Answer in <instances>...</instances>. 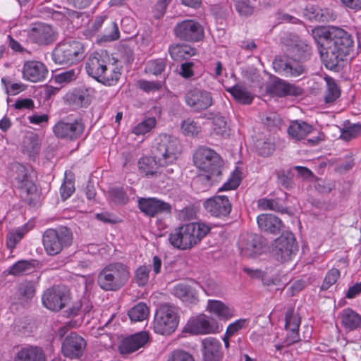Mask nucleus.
Wrapping results in <instances>:
<instances>
[{
    "label": "nucleus",
    "instance_id": "57",
    "mask_svg": "<svg viewBox=\"0 0 361 361\" xmlns=\"http://www.w3.org/2000/svg\"><path fill=\"white\" fill-rule=\"evenodd\" d=\"M13 107L16 110H32L35 108V103L30 98H18L13 104Z\"/></svg>",
    "mask_w": 361,
    "mask_h": 361
},
{
    "label": "nucleus",
    "instance_id": "60",
    "mask_svg": "<svg viewBox=\"0 0 361 361\" xmlns=\"http://www.w3.org/2000/svg\"><path fill=\"white\" fill-rule=\"evenodd\" d=\"M167 361H195L193 357L184 350H174Z\"/></svg>",
    "mask_w": 361,
    "mask_h": 361
},
{
    "label": "nucleus",
    "instance_id": "12",
    "mask_svg": "<svg viewBox=\"0 0 361 361\" xmlns=\"http://www.w3.org/2000/svg\"><path fill=\"white\" fill-rule=\"evenodd\" d=\"M176 36L182 40L197 42L204 36L202 25L193 20H185L178 23L175 28Z\"/></svg>",
    "mask_w": 361,
    "mask_h": 361
},
{
    "label": "nucleus",
    "instance_id": "41",
    "mask_svg": "<svg viewBox=\"0 0 361 361\" xmlns=\"http://www.w3.org/2000/svg\"><path fill=\"white\" fill-rule=\"evenodd\" d=\"M324 79L327 86L325 102L326 103L332 102L339 97L341 94L340 90L332 78L326 76Z\"/></svg>",
    "mask_w": 361,
    "mask_h": 361
},
{
    "label": "nucleus",
    "instance_id": "31",
    "mask_svg": "<svg viewBox=\"0 0 361 361\" xmlns=\"http://www.w3.org/2000/svg\"><path fill=\"white\" fill-rule=\"evenodd\" d=\"M313 130V127L302 121H295L290 123L288 133L290 137L295 140L305 139Z\"/></svg>",
    "mask_w": 361,
    "mask_h": 361
},
{
    "label": "nucleus",
    "instance_id": "15",
    "mask_svg": "<svg viewBox=\"0 0 361 361\" xmlns=\"http://www.w3.org/2000/svg\"><path fill=\"white\" fill-rule=\"evenodd\" d=\"M238 247L240 254L247 257H256L262 252L260 237L256 234L246 233L240 235Z\"/></svg>",
    "mask_w": 361,
    "mask_h": 361
},
{
    "label": "nucleus",
    "instance_id": "13",
    "mask_svg": "<svg viewBox=\"0 0 361 361\" xmlns=\"http://www.w3.org/2000/svg\"><path fill=\"white\" fill-rule=\"evenodd\" d=\"M185 328L188 331L193 334H209L219 332L217 322L211 320L205 314H200L190 319Z\"/></svg>",
    "mask_w": 361,
    "mask_h": 361
},
{
    "label": "nucleus",
    "instance_id": "59",
    "mask_svg": "<svg viewBox=\"0 0 361 361\" xmlns=\"http://www.w3.org/2000/svg\"><path fill=\"white\" fill-rule=\"evenodd\" d=\"M138 86L143 91L149 92L159 90L161 87V84L160 82L142 80L138 82Z\"/></svg>",
    "mask_w": 361,
    "mask_h": 361
},
{
    "label": "nucleus",
    "instance_id": "43",
    "mask_svg": "<svg viewBox=\"0 0 361 361\" xmlns=\"http://www.w3.org/2000/svg\"><path fill=\"white\" fill-rule=\"evenodd\" d=\"M361 135V124H350L341 129L340 138L345 141H350Z\"/></svg>",
    "mask_w": 361,
    "mask_h": 361
},
{
    "label": "nucleus",
    "instance_id": "33",
    "mask_svg": "<svg viewBox=\"0 0 361 361\" xmlns=\"http://www.w3.org/2000/svg\"><path fill=\"white\" fill-rule=\"evenodd\" d=\"M226 90L229 92L233 98L242 104H250L253 100V95L247 89L240 84L235 85L228 87Z\"/></svg>",
    "mask_w": 361,
    "mask_h": 361
},
{
    "label": "nucleus",
    "instance_id": "25",
    "mask_svg": "<svg viewBox=\"0 0 361 361\" xmlns=\"http://www.w3.org/2000/svg\"><path fill=\"white\" fill-rule=\"evenodd\" d=\"M109 62L107 56L94 53L87 59L85 64L87 73L97 80Z\"/></svg>",
    "mask_w": 361,
    "mask_h": 361
},
{
    "label": "nucleus",
    "instance_id": "64",
    "mask_svg": "<svg viewBox=\"0 0 361 361\" xmlns=\"http://www.w3.org/2000/svg\"><path fill=\"white\" fill-rule=\"evenodd\" d=\"M29 122L34 125H42V123H47L49 121V116L47 114H32L27 117Z\"/></svg>",
    "mask_w": 361,
    "mask_h": 361
},
{
    "label": "nucleus",
    "instance_id": "7",
    "mask_svg": "<svg viewBox=\"0 0 361 361\" xmlns=\"http://www.w3.org/2000/svg\"><path fill=\"white\" fill-rule=\"evenodd\" d=\"M179 319L177 308L169 303L161 305L156 311L153 329L156 334L169 335L176 329Z\"/></svg>",
    "mask_w": 361,
    "mask_h": 361
},
{
    "label": "nucleus",
    "instance_id": "49",
    "mask_svg": "<svg viewBox=\"0 0 361 361\" xmlns=\"http://www.w3.org/2000/svg\"><path fill=\"white\" fill-rule=\"evenodd\" d=\"M256 147L260 155L268 157L274 152L275 145L271 138H267L264 141H257Z\"/></svg>",
    "mask_w": 361,
    "mask_h": 361
},
{
    "label": "nucleus",
    "instance_id": "6",
    "mask_svg": "<svg viewBox=\"0 0 361 361\" xmlns=\"http://www.w3.org/2000/svg\"><path fill=\"white\" fill-rule=\"evenodd\" d=\"M73 239L72 231L66 226L48 228L42 235V245L47 255L55 256L70 247Z\"/></svg>",
    "mask_w": 361,
    "mask_h": 361
},
{
    "label": "nucleus",
    "instance_id": "14",
    "mask_svg": "<svg viewBox=\"0 0 361 361\" xmlns=\"http://www.w3.org/2000/svg\"><path fill=\"white\" fill-rule=\"evenodd\" d=\"M85 347V339L76 333L72 332L63 341L61 352L66 357L78 359L83 355Z\"/></svg>",
    "mask_w": 361,
    "mask_h": 361
},
{
    "label": "nucleus",
    "instance_id": "39",
    "mask_svg": "<svg viewBox=\"0 0 361 361\" xmlns=\"http://www.w3.org/2000/svg\"><path fill=\"white\" fill-rule=\"evenodd\" d=\"M213 133L222 137H227L230 135V128L227 125L225 118L223 116H216L212 121Z\"/></svg>",
    "mask_w": 361,
    "mask_h": 361
},
{
    "label": "nucleus",
    "instance_id": "38",
    "mask_svg": "<svg viewBox=\"0 0 361 361\" xmlns=\"http://www.w3.org/2000/svg\"><path fill=\"white\" fill-rule=\"evenodd\" d=\"M29 229L27 225L18 227L10 231L7 234L6 245L8 248L13 250L16 245L21 240Z\"/></svg>",
    "mask_w": 361,
    "mask_h": 361
},
{
    "label": "nucleus",
    "instance_id": "63",
    "mask_svg": "<svg viewBox=\"0 0 361 361\" xmlns=\"http://www.w3.org/2000/svg\"><path fill=\"white\" fill-rule=\"evenodd\" d=\"M106 16H97L94 19V21L92 23L90 27V33L86 34L88 37H91L94 35L102 27L104 20H106Z\"/></svg>",
    "mask_w": 361,
    "mask_h": 361
},
{
    "label": "nucleus",
    "instance_id": "17",
    "mask_svg": "<svg viewBox=\"0 0 361 361\" xmlns=\"http://www.w3.org/2000/svg\"><path fill=\"white\" fill-rule=\"evenodd\" d=\"M204 207L212 216L224 217L231 211V203L226 195H216L204 202Z\"/></svg>",
    "mask_w": 361,
    "mask_h": 361
},
{
    "label": "nucleus",
    "instance_id": "16",
    "mask_svg": "<svg viewBox=\"0 0 361 361\" xmlns=\"http://www.w3.org/2000/svg\"><path fill=\"white\" fill-rule=\"evenodd\" d=\"M85 124L81 119H76L73 122H58L53 128L55 135L60 138L75 140L78 138L83 133Z\"/></svg>",
    "mask_w": 361,
    "mask_h": 361
},
{
    "label": "nucleus",
    "instance_id": "44",
    "mask_svg": "<svg viewBox=\"0 0 361 361\" xmlns=\"http://www.w3.org/2000/svg\"><path fill=\"white\" fill-rule=\"evenodd\" d=\"M240 181L241 173L238 168H236L231 174L226 182H225L221 187L219 188L218 191L221 192L235 190L239 186Z\"/></svg>",
    "mask_w": 361,
    "mask_h": 361
},
{
    "label": "nucleus",
    "instance_id": "48",
    "mask_svg": "<svg viewBox=\"0 0 361 361\" xmlns=\"http://www.w3.org/2000/svg\"><path fill=\"white\" fill-rule=\"evenodd\" d=\"M312 18L317 21L328 22L334 18L333 13L329 8L312 7Z\"/></svg>",
    "mask_w": 361,
    "mask_h": 361
},
{
    "label": "nucleus",
    "instance_id": "9",
    "mask_svg": "<svg viewBox=\"0 0 361 361\" xmlns=\"http://www.w3.org/2000/svg\"><path fill=\"white\" fill-rule=\"evenodd\" d=\"M68 288L63 286H54L47 289L42 296L43 305L51 311H59L70 302Z\"/></svg>",
    "mask_w": 361,
    "mask_h": 361
},
{
    "label": "nucleus",
    "instance_id": "24",
    "mask_svg": "<svg viewBox=\"0 0 361 361\" xmlns=\"http://www.w3.org/2000/svg\"><path fill=\"white\" fill-rule=\"evenodd\" d=\"M202 352L204 361H220L221 352V343L214 337H207L202 341Z\"/></svg>",
    "mask_w": 361,
    "mask_h": 361
},
{
    "label": "nucleus",
    "instance_id": "51",
    "mask_svg": "<svg viewBox=\"0 0 361 361\" xmlns=\"http://www.w3.org/2000/svg\"><path fill=\"white\" fill-rule=\"evenodd\" d=\"M286 329H299L300 317L294 313L293 310H287L285 316Z\"/></svg>",
    "mask_w": 361,
    "mask_h": 361
},
{
    "label": "nucleus",
    "instance_id": "30",
    "mask_svg": "<svg viewBox=\"0 0 361 361\" xmlns=\"http://www.w3.org/2000/svg\"><path fill=\"white\" fill-rule=\"evenodd\" d=\"M173 293L186 304H195L197 302L196 290L190 285L180 283L174 286Z\"/></svg>",
    "mask_w": 361,
    "mask_h": 361
},
{
    "label": "nucleus",
    "instance_id": "35",
    "mask_svg": "<svg viewBox=\"0 0 361 361\" xmlns=\"http://www.w3.org/2000/svg\"><path fill=\"white\" fill-rule=\"evenodd\" d=\"M273 92L279 97L287 95L298 96L301 94L302 90L294 85L279 80L273 85Z\"/></svg>",
    "mask_w": 361,
    "mask_h": 361
},
{
    "label": "nucleus",
    "instance_id": "20",
    "mask_svg": "<svg viewBox=\"0 0 361 361\" xmlns=\"http://www.w3.org/2000/svg\"><path fill=\"white\" fill-rule=\"evenodd\" d=\"M23 78L32 82H38L44 80L48 74L46 66L37 61H28L25 62L23 67Z\"/></svg>",
    "mask_w": 361,
    "mask_h": 361
},
{
    "label": "nucleus",
    "instance_id": "42",
    "mask_svg": "<svg viewBox=\"0 0 361 361\" xmlns=\"http://www.w3.org/2000/svg\"><path fill=\"white\" fill-rule=\"evenodd\" d=\"M80 73L78 68H71L54 76V81L58 84H66L76 80Z\"/></svg>",
    "mask_w": 361,
    "mask_h": 361
},
{
    "label": "nucleus",
    "instance_id": "5",
    "mask_svg": "<svg viewBox=\"0 0 361 361\" xmlns=\"http://www.w3.org/2000/svg\"><path fill=\"white\" fill-rule=\"evenodd\" d=\"M129 268L122 263H112L106 266L99 274L97 283L99 287L106 291L120 289L128 280Z\"/></svg>",
    "mask_w": 361,
    "mask_h": 361
},
{
    "label": "nucleus",
    "instance_id": "32",
    "mask_svg": "<svg viewBox=\"0 0 361 361\" xmlns=\"http://www.w3.org/2000/svg\"><path fill=\"white\" fill-rule=\"evenodd\" d=\"M341 322L348 330L361 328V315L352 309H345L341 313Z\"/></svg>",
    "mask_w": 361,
    "mask_h": 361
},
{
    "label": "nucleus",
    "instance_id": "10",
    "mask_svg": "<svg viewBox=\"0 0 361 361\" xmlns=\"http://www.w3.org/2000/svg\"><path fill=\"white\" fill-rule=\"evenodd\" d=\"M298 250V246L294 235L289 233L281 235L275 240L272 253L276 259L281 262L291 260Z\"/></svg>",
    "mask_w": 361,
    "mask_h": 361
},
{
    "label": "nucleus",
    "instance_id": "28",
    "mask_svg": "<svg viewBox=\"0 0 361 361\" xmlns=\"http://www.w3.org/2000/svg\"><path fill=\"white\" fill-rule=\"evenodd\" d=\"M207 310L220 319L228 320L235 315L233 308L227 306L220 300H209Z\"/></svg>",
    "mask_w": 361,
    "mask_h": 361
},
{
    "label": "nucleus",
    "instance_id": "27",
    "mask_svg": "<svg viewBox=\"0 0 361 361\" xmlns=\"http://www.w3.org/2000/svg\"><path fill=\"white\" fill-rule=\"evenodd\" d=\"M257 222L260 230L271 233H278L282 228V221L270 214H262L257 216Z\"/></svg>",
    "mask_w": 361,
    "mask_h": 361
},
{
    "label": "nucleus",
    "instance_id": "47",
    "mask_svg": "<svg viewBox=\"0 0 361 361\" xmlns=\"http://www.w3.org/2000/svg\"><path fill=\"white\" fill-rule=\"evenodd\" d=\"M181 130L185 135L195 136L200 132L201 127L197 122L188 118L181 123Z\"/></svg>",
    "mask_w": 361,
    "mask_h": 361
},
{
    "label": "nucleus",
    "instance_id": "37",
    "mask_svg": "<svg viewBox=\"0 0 361 361\" xmlns=\"http://www.w3.org/2000/svg\"><path fill=\"white\" fill-rule=\"evenodd\" d=\"M149 314L148 307L143 302H140L129 310L128 315L133 322L145 320Z\"/></svg>",
    "mask_w": 361,
    "mask_h": 361
},
{
    "label": "nucleus",
    "instance_id": "18",
    "mask_svg": "<svg viewBox=\"0 0 361 361\" xmlns=\"http://www.w3.org/2000/svg\"><path fill=\"white\" fill-rule=\"evenodd\" d=\"M273 68L276 72L286 77H298L304 72V68L301 64L282 56L275 58Z\"/></svg>",
    "mask_w": 361,
    "mask_h": 361
},
{
    "label": "nucleus",
    "instance_id": "19",
    "mask_svg": "<svg viewBox=\"0 0 361 361\" xmlns=\"http://www.w3.org/2000/svg\"><path fill=\"white\" fill-rule=\"evenodd\" d=\"M28 37L38 44H47L55 40V32L49 25L35 23L28 32Z\"/></svg>",
    "mask_w": 361,
    "mask_h": 361
},
{
    "label": "nucleus",
    "instance_id": "4",
    "mask_svg": "<svg viewBox=\"0 0 361 361\" xmlns=\"http://www.w3.org/2000/svg\"><path fill=\"white\" fill-rule=\"evenodd\" d=\"M180 152V144L175 137L160 134L155 139L153 153L161 166L176 164Z\"/></svg>",
    "mask_w": 361,
    "mask_h": 361
},
{
    "label": "nucleus",
    "instance_id": "1",
    "mask_svg": "<svg viewBox=\"0 0 361 361\" xmlns=\"http://www.w3.org/2000/svg\"><path fill=\"white\" fill-rule=\"evenodd\" d=\"M319 36L320 54L325 66L334 70L353 50L354 41L350 34L343 29L331 27L328 29L318 28L313 30Z\"/></svg>",
    "mask_w": 361,
    "mask_h": 361
},
{
    "label": "nucleus",
    "instance_id": "22",
    "mask_svg": "<svg viewBox=\"0 0 361 361\" xmlns=\"http://www.w3.org/2000/svg\"><path fill=\"white\" fill-rule=\"evenodd\" d=\"M12 169L15 172L13 179L16 186L27 195L34 193L36 191V187L28 176L25 167L20 164H16Z\"/></svg>",
    "mask_w": 361,
    "mask_h": 361
},
{
    "label": "nucleus",
    "instance_id": "21",
    "mask_svg": "<svg viewBox=\"0 0 361 361\" xmlns=\"http://www.w3.org/2000/svg\"><path fill=\"white\" fill-rule=\"evenodd\" d=\"M140 209L148 216H154L158 214L169 213L171 206L157 198H140L138 200Z\"/></svg>",
    "mask_w": 361,
    "mask_h": 361
},
{
    "label": "nucleus",
    "instance_id": "29",
    "mask_svg": "<svg viewBox=\"0 0 361 361\" xmlns=\"http://www.w3.org/2000/svg\"><path fill=\"white\" fill-rule=\"evenodd\" d=\"M137 166L139 173L147 178L157 176L159 173V167H161L154 156L141 157L137 162Z\"/></svg>",
    "mask_w": 361,
    "mask_h": 361
},
{
    "label": "nucleus",
    "instance_id": "54",
    "mask_svg": "<svg viewBox=\"0 0 361 361\" xmlns=\"http://www.w3.org/2000/svg\"><path fill=\"white\" fill-rule=\"evenodd\" d=\"M110 197L113 202L117 204H124L127 203L128 197L121 188H114L109 191Z\"/></svg>",
    "mask_w": 361,
    "mask_h": 361
},
{
    "label": "nucleus",
    "instance_id": "11",
    "mask_svg": "<svg viewBox=\"0 0 361 361\" xmlns=\"http://www.w3.org/2000/svg\"><path fill=\"white\" fill-rule=\"evenodd\" d=\"M186 104L195 112L209 108L213 104L212 93L200 88H192L185 94Z\"/></svg>",
    "mask_w": 361,
    "mask_h": 361
},
{
    "label": "nucleus",
    "instance_id": "55",
    "mask_svg": "<svg viewBox=\"0 0 361 361\" xmlns=\"http://www.w3.org/2000/svg\"><path fill=\"white\" fill-rule=\"evenodd\" d=\"M31 269L30 264L27 261H18L10 267L8 273L17 276L23 274Z\"/></svg>",
    "mask_w": 361,
    "mask_h": 361
},
{
    "label": "nucleus",
    "instance_id": "45",
    "mask_svg": "<svg viewBox=\"0 0 361 361\" xmlns=\"http://www.w3.org/2000/svg\"><path fill=\"white\" fill-rule=\"evenodd\" d=\"M120 32L116 22L111 21L109 26L104 29V32L100 39L102 42H112L118 39Z\"/></svg>",
    "mask_w": 361,
    "mask_h": 361
},
{
    "label": "nucleus",
    "instance_id": "61",
    "mask_svg": "<svg viewBox=\"0 0 361 361\" xmlns=\"http://www.w3.org/2000/svg\"><path fill=\"white\" fill-rule=\"evenodd\" d=\"M25 150L31 156L37 154L39 150L37 139L30 137L25 141Z\"/></svg>",
    "mask_w": 361,
    "mask_h": 361
},
{
    "label": "nucleus",
    "instance_id": "58",
    "mask_svg": "<svg viewBox=\"0 0 361 361\" xmlns=\"http://www.w3.org/2000/svg\"><path fill=\"white\" fill-rule=\"evenodd\" d=\"M247 320L240 319L231 323L227 327L226 334L227 336H233L239 330L242 329L245 326Z\"/></svg>",
    "mask_w": 361,
    "mask_h": 361
},
{
    "label": "nucleus",
    "instance_id": "56",
    "mask_svg": "<svg viewBox=\"0 0 361 361\" xmlns=\"http://www.w3.org/2000/svg\"><path fill=\"white\" fill-rule=\"evenodd\" d=\"M18 292L20 296L29 299L34 296L35 290L32 283L26 281L19 285Z\"/></svg>",
    "mask_w": 361,
    "mask_h": 361
},
{
    "label": "nucleus",
    "instance_id": "23",
    "mask_svg": "<svg viewBox=\"0 0 361 361\" xmlns=\"http://www.w3.org/2000/svg\"><path fill=\"white\" fill-rule=\"evenodd\" d=\"M149 334L146 331H140L125 338L120 346L121 354H129L143 347L149 341Z\"/></svg>",
    "mask_w": 361,
    "mask_h": 361
},
{
    "label": "nucleus",
    "instance_id": "50",
    "mask_svg": "<svg viewBox=\"0 0 361 361\" xmlns=\"http://www.w3.org/2000/svg\"><path fill=\"white\" fill-rule=\"evenodd\" d=\"M166 68V61L163 59L151 60L147 62L146 71L154 75H160Z\"/></svg>",
    "mask_w": 361,
    "mask_h": 361
},
{
    "label": "nucleus",
    "instance_id": "62",
    "mask_svg": "<svg viewBox=\"0 0 361 361\" xmlns=\"http://www.w3.org/2000/svg\"><path fill=\"white\" fill-rule=\"evenodd\" d=\"M257 205L262 210H276L279 207L278 203L275 200L267 198L259 199Z\"/></svg>",
    "mask_w": 361,
    "mask_h": 361
},
{
    "label": "nucleus",
    "instance_id": "52",
    "mask_svg": "<svg viewBox=\"0 0 361 361\" xmlns=\"http://www.w3.org/2000/svg\"><path fill=\"white\" fill-rule=\"evenodd\" d=\"M68 173H65V180L60 188L61 198L63 200L69 198L75 191L74 183L71 178L67 177Z\"/></svg>",
    "mask_w": 361,
    "mask_h": 361
},
{
    "label": "nucleus",
    "instance_id": "40",
    "mask_svg": "<svg viewBox=\"0 0 361 361\" xmlns=\"http://www.w3.org/2000/svg\"><path fill=\"white\" fill-rule=\"evenodd\" d=\"M157 121L154 117H148L138 123L132 132L136 135H144L150 132L156 126Z\"/></svg>",
    "mask_w": 361,
    "mask_h": 361
},
{
    "label": "nucleus",
    "instance_id": "53",
    "mask_svg": "<svg viewBox=\"0 0 361 361\" xmlns=\"http://www.w3.org/2000/svg\"><path fill=\"white\" fill-rule=\"evenodd\" d=\"M339 276V270L337 269H331L327 272L324 278V280L321 286V288L322 290L329 289L333 284H334L337 281Z\"/></svg>",
    "mask_w": 361,
    "mask_h": 361
},
{
    "label": "nucleus",
    "instance_id": "3",
    "mask_svg": "<svg viewBox=\"0 0 361 361\" xmlns=\"http://www.w3.org/2000/svg\"><path fill=\"white\" fill-rule=\"evenodd\" d=\"M209 226L202 222L190 223L174 229L169 235V242L180 250L190 249L210 231Z\"/></svg>",
    "mask_w": 361,
    "mask_h": 361
},
{
    "label": "nucleus",
    "instance_id": "2",
    "mask_svg": "<svg viewBox=\"0 0 361 361\" xmlns=\"http://www.w3.org/2000/svg\"><path fill=\"white\" fill-rule=\"evenodd\" d=\"M193 162L200 171L205 173L199 175L193 180L194 184L204 183L202 190H204L214 182L219 180L222 160L216 152L208 147H200L193 154Z\"/></svg>",
    "mask_w": 361,
    "mask_h": 361
},
{
    "label": "nucleus",
    "instance_id": "46",
    "mask_svg": "<svg viewBox=\"0 0 361 361\" xmlns=\"http://www.w3.org/2000/svg\"><path fill=\"white\" fill-rule=\"evenodd\" d=\"M150 267L141 265L135 271V281L139 286H145L149 279Z\"/></svg>",
    "mask_w": 361,
    "mask_h": 361
},
{
    "label": "nucleus",
    "instance_id": "34",
    "mask_svg": "<svg viewBox=\"0 0 361 361\" xmlns=\"http://www.w3.org/2000/svg\"><path fill=\"white\" fill-rule=\"evenodd\" d=\"M121 76V72L114 64L108 62L103 73L99 75L97 81L105 85H114Z\"/></svg>",
    "mask_w": 361,
    "mask_h": 361
},
{
    "label": "nucleus",
    "instance_id": "36",
    "mask_svg": "<svg viewBox=\"0 0 361 361\" xmlns=\"http://www.w3.org/2000/svg\"><path fill=\"white\" fill-rule=\"evenodd\" d=\"M169 51L171 57L175 61L186 59L196 54L195 49L188 44L171 45Z\"/></svg>",
    "mask_w": 361,
    "mask_h": 361
},
{
    "label": "nucleus",
    "instance_id": "8",
    "mask_svg": "<svg viewBox=\"0 0 361 361\" xmlns=\"http://www.w3.org/2000/svg\"><path fill=\"white\" fill-rule=\"evenodd\" d=\"M85 58L83 44L75 40H67L57 44L52 53L56 64H73Z\"/></svg>",
    "mask_w": 361,
    "mask_h": 361
},
{
    "label": "nucleus",
    "instance_id": "26",
    "mask_svg": "<svg viewBox=\"0 0 361 361\" xmlns=\"http://www.w3.org/2000/svg\"><path fill=\"white\" fill-rule=\"evenodd\" d=\"M15 361H46V355L42 348L27 345L18 351Z\"/></svg>",
    "mask_w": 361,
    "mask_h": 361
}]
</instances>
